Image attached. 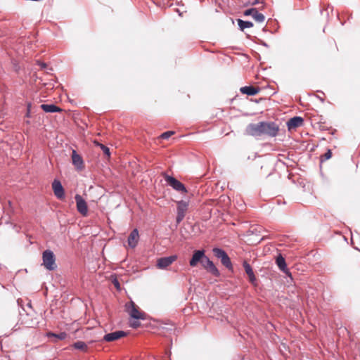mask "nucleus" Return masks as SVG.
I'll list each match as a JSON object with an SVG mask.
<instances>
[{
	"label": "nucleus",
	"instance_id": "obj_11",
	"mask_svg": "<svg viewBox=\"0 0 360 360\" xmlns=\"http://www.w3.org/2000/svg\"><path fill=\"white\" fill-rule=\"evenodd\" d=\"M244 15H252L257 22H263L265 20V16L262 13H259L255 8H251L245 10L244 11Z\"/></svg>",
	"mask_w": 360,
	"mask_h": 360
},
{
	"label": "nucleus",
	"instance_id": "obj_2",
	"mask_svg": "<svg viewBox=\"0 0 360 360\" xmlns=\"http://www.w3.org/2000/svg\"><path fill=\"white\" fill-rule=\"evenodd\" d=\"M125 308L131 318L137 320H144L146 319V314L141 311L133 301L126 303Z\"/></svg>",
	"mask_w": 360,
	"mask_h": 360
},
{
	"label": "nucleus",
	"instance_id": "obj_18",
	"mask_svg": "<svg viewBox=\"0 0 360 360\" xmlns=\"http://www.w3.org/2000/svg\"><path fill=\"white\" fill-rule=\"evenodd\" d=\"M195 226H182L180 229V233L184 238H188L193 235H195L198 231L194 230Z\"/></svg>",
	"mask_w": 360,
	"mask_h": 360
},
{
	"label": "nucleus",
	"instance_id": "obj_15",
	"mask_svg": "<svg viewBox=\"0 0 360 360\" xmlns=\"http://www.w3.org/2000/svg\"><path fill=\"white\" fill-rule=\"evenodd\" d=\"M127 335V333L124 331L118 330L113 333H110L108 334H106L103 340L106 342H112L115 340H117L121 338H123Z\"/></svg>",
	"mask_w": 360,
	"mask_h": 360
},
{
	"label": "nucleus",
	"instance_id": "obj_8",
	"mask_svg": "<svg viewBox=\"0 0 360 360\" xmlns=\"http://www.w3.org/2000/svg\"><path fill=\"white\" fill-rule=\"evenodd\" d=\"M75 198L77 203V208L78 212L84 216L86 215L88 212V207L86 201L79 194H77Z\"/></svg>",
	"mask_w": 360,
	"mask_h": 360
},
{
	"label": "nucleus",
	"instance_id": "obj_25",
	"mask_svg": "<svg viewBox=\"0 0 360 360\" xmlns=\"http://www.w3.org/2000/svg\"><path fill=\"white\" fill-rule=\"evenodd\" d=\"M94 143L95 146L99 147L103 150V152L104 153L105 155H106L107 156H110V150L107 146L99 143L96 140L94 141Z\"/></svg>",
	"mask_w": 360,
	"mask_h": 360
},
{
	"label": "nucleus",
	"instance_id": "obj_19",
	"mask_svg": "<svg viewBox=\"0 0 360 360\" xmlns=\"http://www.w3.org/2000/svg\"><path fill=\"white\" fill-rule=\"evenodd\" d=\"M40 108L46 112H60L63 110L54 104H41Z\"/></svg>",
	"mask_w": 360,
	"mask_h": 360
},
{
	"label": "nucleus",
	"instance_id": "obj_33",
	"mask_svg": "<svg viewBox=\"0 0 360 360\" xmlns=\"http://www.w3.org/2000/svg\"><path fill=\"white\" fill-rule=\"evenodd\" d=\"M231 225L235 226V225H236V224H235L234 222H232V223L231 224Z\"/></svg>",
	"mask_w": 360,
	"mask_h": 360
},
{
	"label": "nucleus",
	"instance_id": "obj_26",
	"mask_svg": "<svg viewBox=\"0 0 360 360\" xmlns=\"http://www.w3.org/2000/svg\"><path fill=\"white\" fill-rule=\"evenodd\" d=\"M174 134V131H165L164 133H162L160 136V139H169L172 135H173Z\"/></svg>",
	"mask_w": 360,
	"mask_h": 360
},
{
	"label": "nucleus",
	"instance_id": "obj_7",
	"mask_svg": "<svg viewBox=\"0 0 360 360\" xmlns=\"http://www.w3.org/2000/svg\"><path fill=\"white\" fill-rule=\"evenodd\" d=\"M52 188L58 199L63 200L65 198V191L60 181L55 179L52 183Z\"/></svg>",
	"mask_w": 360,
	"mask_h": 360
},
{
	"label": "nucleus",
	"instance_id": "obj_24",
	"mask_svg": "<svg viewBox=\"0 0 360 360\" xmlns=\"http://www.w3.org/2000/svg\"><path fill=\"white\" fill-rule=\"evenodd\" d=\"M73 347L84 352H86L88 347L86 344L83 341H77L73 344Z\"/></svg>",
	"mask_w": 360,
	"mask_h": 360
},
{
	"label": "nucleus",
	"instance_id": "obj_23",
	"mask_svg": "<svg viewBox=\"0 0 360 360\" xmlns=\"http://www.w3.org/2000/svg\"><path fill=\"white\" fill-rule=\"evenodd\" d=\"M238 25L241 31H243L246 28H250L253 27V23L250 21H245L241 19H238Z\"/></svg>",
	"mask_w": 360,
	"mask_h": 360
},
{
	"label": "nucleus",
	"instance_id": "obj_20",
	"mask_svg": "<svg viewBox=\"0 0 360 360\" xmlns=\"http://www.w3.org/2000/svg\"><path fill=\"white\" fill-rule=\"evenodd\" d=\"M240 91L242 94L248 96H255L259 91V89L252 86H245L241 87Z\"/></svg>",
	"mask_w": 360,
	"mask_h": 360
},
{
	"label": "nucleus",
	"instance_id": "obj_17",
	"mask_svg": "<svg viewBox=\"0 0 360 360\" xmlns=\"http://www.w3.org/2000/svg\"><path fill=\"white\" fill-rule=\"evenodd\" d=\"M203 266L205 269H206L208 271H210L211 274H212L215 276H219V271L217 269V267L214 266V263L210 260L207 257L205 260V262L203 263Z\"/></svg>",
	"mask_w": 360,
	"mask_h": 360
},
{
	"label": "nucleus",
	"instance_id": "obj_10",
	"mask_svg": "<svg viewBox=\"0 0 360 360\" xmlns=\"http://www.w3.org/2000/svg\"><path fill=\"white\" fill-rule=\"evenodd\" d=\"M176 255L160 258L157 261V266L158 269H165L176 261Z\"/></svg>",
	"mask_w": 360,
	"mask_h": 360
},
{
	"label": "nucleus",
	"instance_id": "obj_30",
	"mask_svg": "<svg viewBox=\"0 0 360 360\" xmlns=\"http://www.w3.org/2000/svg\"><path fill=\"white\" fill-rule=\"evenodd\" d=\"M259 0H254V1L252 3V5H256L257 4H259Z\"/></svg>",
	"mask_w": 360,
	"mask_h": 360
},
{
	"label": "nucleus",
	"instance_id": "obj_21",
	"mask_svg": "<svg viewBox=\"0 0 360 360\" xmlns=\"http://www.w3.org/2000/svg\"><path fill=\"white\" fill-rule=\"evenodd\" d=\"M243 266L246 274L248 276L250 282L252 284H255V282L256 281V278L251 266L247 262H244Z\"/></svg>",
	"mask_w": 360,
	"mask_h": 360
},
{
	"label": "nucleus",
	"instance_id": "obj_14",
	"mask_svg": "<svg viewBox=\"0 0 360 360\" xmlns=\"http://www.w3.org/2000/svg\"><path fill=\"white\" fill-rule=\"evenodd\" d=\"M139 240V231L136 229H134L129 234L128 239H127V243L128 245L131 248H134Z\"/></svg>",
	"mask_w": 360,
	"mask_h": 360
},
{
	"label": "nucleus",
	"instance_id": "obj_6",
	"mask_svg": "<svg viewBox=\"0 0 360 360\" xmlns=\"http://www.w3.org/2000/svg\"><path fill=\"white\" fill-rule=\"evenodd\" d=\"M188 202L179 200L177 202L176 207V223L179 224L184 219L186 213L188 208Z\"/></svg>",
	"mask_w": 360,
	"mask_h": 360
},
{
	"label": "nucleus",
	"instance_id": "obj_9",
	"mask_svg": "<svg viewBox=\"0 0 360 360\" xmlns=\"http://www.w3.org/2000/svg\"><path fill=\"white\" fill-rule=\"evenodd\" d=\"M206 258L203 250H196L194 252L189 264L191 266H195L200 262L203 264Z\"/></svg>",
	"mask_w": 360,
	"mask_h": 360
},
{
	"label": "nucleus",
	"instance_id": "obj_1",
	"mask_svg": "<svg viewBox=\"0 0 360 360\" xmlns=\"http://www.w3.org/2000/svg\"><path fill=\"white\" fill-rule=\"evenodd\" d=\"M278 131L279 127L274 122H259L249 124L245 129V134L254 137L262 136L275 137Z\"/></svg>",
	"mask_w": 360,
	"mask_h": 360
},
{
	"label": "nucleus",
	"instance_id": "obj_13",
	"mask_svg": "<svg viewBox=\"0 0 360 360\" xmlns=\"http://www.w3.org/2000/svg\"><path fill=\"white\" fill-rule=\"evenodd\" d=\"M72 161L77 169L82 170L84 168L83 159L75 150H73L72 153Z\"/></svg>",
	"mask_w": 360,
	"mask_h": 360
},
{
	"label": "nucleus",
	"instance_id": "obj_4",
	"mask_svg": "<svg viewBox=\"0 0 360 360\" xmlns=\"http://www.w3.org/2000/svg\"><path fill=\"white\" fill-rule=\"evenodd\" d=\"M43 264L48 270L52 271L56 268L55 256L52 251L47 250L43 252Z\"/></svg>",
	"mask_w": 360,
	"mask_h": 360
},
{
	"label": "nucleus",
	"instance_id": "obj_29",
	"mask_svg": "<svg viewBox=\"0 0 360 360\" xmlns=\"http://www.w3.org/2000/svg\"><path fill=\"white\" fill-rule=\"evenodd\" d=\"M332 156V152L330 150H328L327 152L323 155V159L325 160H327L328 159H330Z\"/></svg>",
	"mask_w": 360,
	"mask_h": 360
},
{
	"label": "nucleus",
	"instance_id": "obj_31",
	"mask_svg": "<svg viewBox=\"0 0 360 360\" xmlns=\"http://www.w3.org/2000/svg\"><path fill=\"white\" fill-rule=\"evenodd\" d=\"M39 65H40L42 68H44L46 66V65L44 63H39Z\"/></svg>",
	"mask_w": 360,
	"mask_h": 360
},
{
	"label": "nucleus",
	"instance_id": "obj_12",
	"mask_svg": "<svg viewBox=\"0 0 360 360\" xmlns=\"http://www.w3.org/2000/svg\"><path fill=\"white\" fill-rule=\"evenodd\" d=\"M304 123V119L300 116H295L290 118L287 122V127L289 131L295 129Z\"/></svg>",
	"mask_w": 360,
	"mask_h": 360
},
{
	"label": "nucleus",
	"instance_id": "obj_22",
	"mask_svg": "<svg viewBox=\"0 0 360 360\" xmlns=\"http://www.w3.org/2000/svg\"><path fill=\"white\" fill-rule=\"evenodd\" d=\"M68 335L65 332H61L58 334L52 333V332H48L46 333V337L49 338H53V339L51 340L53 342H57L58 340H63L67 338Z\"/></svg>",
	"mask_w": 360,
	"mask_h": 360
},
{
	"label": "nucleus",
	"instance_id": "obj_3",
	"mask_svg": "<svg viewBox=\"0 0 360 360\" xmlns=\"http://www.w3.org/2000/svg\"><path fill=\"white\" fill-rule=\"evenodd\" d=\"M163 176L167 184L176 191L181 193H186L188 192L185 186L176 178L167 174H163Z\"/></svg>",
	"mask_w": 360,
	"mask_h": 360
},
{
	"label": "nucleus",
	"instance_id": "obj_5",
	"mask_svg": "<svg viewBox=\"0 0 360 360\" xmlns=\"http://www.w3.org/2000/svg\"><path fill=\"white\" fill-rule=\"evenodd\" d=\"M213 252L215 257L221 259V262L224 266L229 269H232L231 259L224 250L219 248H214Z\"/></svg>",
	"mask_w": 360,
	"mask_h": 360
},
{
	"label": "nucleus",
	"instance_id": "obj_27",
	"mask_svg": "<svg viewBox=\"0 0 360 360\" xmlns=\"http://www.w3.org/2000/svg\"><path fill=\"white\" fill-rule=\"evenodd\" d=\"M129 326L133 328H137L141 326L139 320L136 319L130 322Z\"/></svg>",
	"mask_w": 360,
	"mask_h": 360
},
{
	"label": "nucleus",
	"instance_id": "obj_28",
	"mask_svg": "<svg viewBox=\"0 0 360 360\" xmlns=\"http://www.w3.org/2000/svg\"><path fill=\"white\" fill-rule=\"evenodd\" d=\"M31 112H32V104L30 103H27V112L25 116L27 117H30L31 116Z\"/></svg>",
	"mask_w": 360,
	"mask_h": 360
},
{
	"label": "nucleus",
	"instance_id": "obj_16",
	"mask_svg": "<svg viewBox=\"0 0 360 360\" xmlns=\"http://www.w3.org/2000/svg\"><path fill=\"white\" fill-rule=\"evenodd\" d=\"M276 262L281 271H282L283 273H285L289 277H292L291 273L289 271L288 269H287V267H286V263H285V258L281 255H279L277 257Z\"/></svg>",
	"mask_w": 360,
	"mask_h": 360
},
{
	"label": "nucleus",
	"instance_id": "obj_32",
	"mask_svg": "<svg viewBox=\"0 0 360 360\" xmlns=\"http://www.w3.org/2000/svg\"><path fill=\"white\" fill-rule=\"evenodd\" d=\"M115 285L116 286V288H120V284H119V283H118L117 281H116V282L115 283Z\"/></svg>",
	"mask_w": 360,
	"mask_h": 360
}]
</instances>
